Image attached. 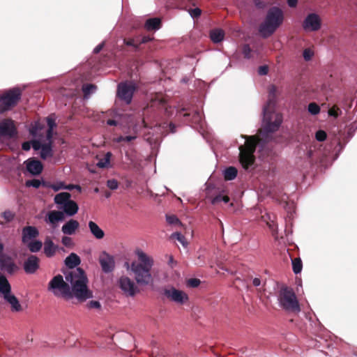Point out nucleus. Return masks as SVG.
I'll use <instances>...</instances> for the list:
<instances>
[{
  "label": "nucleus",
  "instance_id": "obj_1",
  "mask_svg": "<svg viewBox=\"0 0 357 357\" xmlns=\"http://www.w3.org/2000/svg\"><path fill=\"white\" fill-rule=\"evenodd\" d=\"M65 274L66 282L61 275H57L49 282L48 290L52 291L54 296H61L66 300L75 297L83 302L92 298V292L87 286L88 278L82 268H77Z\"/></svg>",
  "mask_w": 357,
  "mask_h": 357
},
{
  "label": "nucleus",
  "instance_id": "obj_2",
  "mask_svg": "<svg viewBox=\"0 0 357 357\" xmlns=\"http://www.w3.org/2000/svg\"><path fill=\"white\" fill-rule=\"evenodd\" d=\"M136 255L139 262L131 264V271L135 275V280L139 285L152 284L153 278L151 271L154 264L153 259L140 250H137Z\"/></svg>",
  "mask_w": 357,
  "mask_h": 357
},
{
  "label": "nucleus",
  "instance_id": "obj_3",
  "mask_svg": "<svg viewBox=\"0 0 357 357\" xmlns=\"http://www.w3.org/2000/svg\"><path fill=\"white\" fill-rule=\"evenodd\" d=\"M275 91L276 88L272 86L269 90L268 102L263 109L264 120L266 122L264 129L267 132H274L278 130L282 122V115L279 113L274 112L275 106Z\"/></svg>",
  "mask_w": 357,
  "mask_h": 357
},
{
  "label": "nucleus",
  "instance_id": "obj_4",
  "mask_svg": "<svg viewBox=\"0 0 357 357\" xmlns=\"http://www.w3.org/2000/svg\"><path fill=\"white\" fill-rule=\"evenodd\" d=\"M284 14L278 7L271 8L266 14V18L259 26V31L263 38L271 36L282 24Z\"/></svg>",
  "mask_w": 357,
  "mask_h": 357
},
{
  "label": "nucleus",
  "instance_id": "obj_5",
  "mask_svg": "<svg viewBox=\"0 0 357 357\" xmlns=\"http://www.w3.org/2000/svg\"><path fill=\"white\" fill-rule=\"evenodd\" d=\"M258 138L256 136L247 137L245 145L239 147V160L241 165L245 169L252 166L255 160L254 153L258 144Z\"/></svg>",
  "mask_w": 357,
  "mask_h": 357
},
{
  "label": "nucleus",
  "instance_id": "obj_6",
  "mask_svg": "<svg viewBox=\"0 0 357 357\" xmlns=\"http://www.w3.org/2000/svg\"><path fill=\"white\" fill-rule=\"evenodd\" d=\"M280 305L286 311L298 313L301 311L300 305L293 289L282 287L278 294Z\"/></svg>",
  "mask_w": 357,
  "mask_h": 357
},
{
  "label": "nucleus",
  "instance_id": "obj_7",
  "mask_svg": "<svg viewBox=\"0 0 357 357\" xmlns=\"http://www.w3.org/2000/svg\"><path fill=\"white\" fill-rule=\"evenodd\" d=\"M22 91L15 87L5 91L0 96V112L3 113L15 107L20 100Z\"/></svg>",
  "mask_w": 357,
  "mask_h": 357
},
{
  "label": "nucleus",
  "instance_id": "obj_8",
  "mask_svg": "<svg viewBox=\"0 0 357 357\" xmlns=\"http://www.w3.org/2000/svg\"><path fill=\"white\" fill-rule=\"evenodd\" d=\"M162 294L169 301L179 305H183L189 299L186 293L174 287L164 288L162 289Z\"/></svg>",
  "mask_w": 357,
  "mask_h": 357
},
{
  "label": "nucleus",
  "instance_id": "obj_9",
  "mask_svg": "<svg viewBox=\"0 0 357 357\" xmlns=\"http://www.w3.org/2000/svg\"><path fill=\"white\" fill-rule=\"evenodd\" d=\"M303 29L306 31H317L321 27V20L316 13L308 14L302 24Z\"/></svg>",
  "mask_w": 357,
  "mask_h": 357
},
{
  "label": "nucleus",
  "instance_id": "obj_10",
  "mask_svg": "<svg viewBox=\"0 0 357 357\" xmlns=\"http://www.w3.org/2000/svg\"><path fill=\"white\" fill-rule=\"evenodd\" d=\"M135 89V86L132 84L121 83L119 84L117 95L119 98L124 100L126 104H130L132 101Z\"/></svg>",
  "mask_w": 357,
  "mask_h": 357
},
{
  "label": "nucleus",
  "instance_id": "obj_11",
  "mask_svg": "<svg viewBox=\"0 0 357 357\" xmlns=\"http://www.w3.org/2000/svg\"><path fill=\"white\" fill-rule=\"evenodd\" d=\"M119 287L126 294L130 296H135L139 291L138 287L128 277L124 276L119 279Z\"/></svg>",
  "mask_w": 357,
  "mask_h": 357
},
{
  "label": "nucleus",
  "instance_id": "obj_12",
  "mask_svg": "<svg viewBox=\"0 0 357 357\" xmlns=\"http://www.w3.org/2000/svg\"><path fill=\"white\" fill-rule=\"evenodd\" d=\"M18 268V266L10 256L4 255L0 257V269L1 271L12 275L17 271Z\"/></svg>",
  "mask_w": 357,
  "mask_h": 357
},
{
  "label": "nucleus",
  "instance_id": "obj_13",
  "mask_svg": "<svg viewBox=\"0 0 357 357\" xmlns=\"http://www.w3.org/2000/svg\"><path fill=\"white\" fill-rule=\"evenodd\" d=\"M99 263L102 271L105 273H110L114 269L115 261L114 257L106 252H102L100 254Z\"/></svg>",
  "mask_w": 357,
  "mask_h": 357
},
{
  "label": "nucleus",
  "instance_id": "obj_14",
  "mask_svg": "<svg viewBox=\"0 0 357 357\" xmlns=\"http://www.w3.org/2000/svg\"><path fill=\"white\" fill-rule=\"evenodd\" d=\"M39 258L30 255L24 262V270L27 274H33L39 268Z\"/></svg>",
  "mask_w": 357,
  "mask_h": 357
},
{
  "label": "nucleus",
  "instance_id": "obj_15",
  "mask_svg": "<svg viewBox=\"0 0 357 357\" xmlns=\"http://www.w3.org/2000/svg\"><path fill=\"white\" fill-rule=\"evenodd\" d=\"M25 164L27 171L33 175H38L43 171V164L38 160L31 158L26 160Z\"/></svg>",
  "mask_w": 357,
  "mask_h": 357
},
{
  "label": "nucleus",
  "instance_id": "obj_16",
  "mask_svg": "<svg viewBox=\"0 0 357 357\" xmlns=\"http://www.w3.org/2000/svg\"><path fill=\"white\" fill-rule=\"evenodd\" d=\"M22 234L23 243H28L29 241L39 236V231L36 227L26 226L22 229Z\"/></svg>",
  "mask_w": 357,
  "mask_h": 357
},
{
  "label": "nucleus",
  "instance_id": "obj_17",
  "mask_svg": "<svg viewBox=\"0 0 357 357\" xmlns=\"http://www.w3.org/2000/svg\"><path fill=\"white\" fill-rule=\"evenodd\" d=\"M59 247L56 245L50 237H46L44 242V254L47 257H52L55 255Z\"/></svg>",
  "mask_w": 357,
  "mask_h": 357
},
{
  "label": "nucleus",
  "instance_id": "obj_18",
  "mask_svg": "<svg viewBox=\"0 0 357 357\" xmlns=\"http://www.w3.org/2000/svg\"><path fill=\"white\" fill-rule=\"evenodd\" d=\"M79 227L78 221L71 219L62 226L61 231L66 235H73Z\"/></svg>",
  "mask_w": 357,
  "mask_h": 357
},
{
  "label": "nucleus",
  "instance_id": "obj_19",
  "mask_svg": "<svg viewBox=\"0 0 357 357\" xmlns=\"http://www.w3.org/2000/svg\"><path fill=\"white\" fill-rule=\"evenodd\" d=\"M4 299L10 305L11 310L13 312H20L22 310V305L19 303L17 297L11 293H9L6 296H5Z\"/></svg>",
  "mask_w": 357,
  "mask_h": 357
},
{
  "label": "nucleus",
  "instance_id": "obj_20",
  "mask_svg": "<svg viewBox=\"0 0 357 357\" xmlns=\"http://www.w3.org/2000/svg\"><path fill=\"white\" fill-rule=\"evenodd\" d=\"M64 262L68 268L73 269L80 264L81 259L77 254L73 252L66 258Z\"/></svg>",
  "mask_w": 357,
  "mask_h": 357
},
{
  "label": "nucleus",
  "instance_id": "obj_21",
  "mask_svg": "<svg viewBox=\"0 0 357 357\" xmlns=\"http://www.w3.org/2000/svg\"><path fill=\"white\" fill-rule=\"evenodd\" d=\"M89 228L92 235L97 239H102L105 236L104 231L94 222H89Z\"/></svg>",
  "mask_w": 357,
  "mask_h": 357
},
{
  "label": "nucleus",
  "instance_id": "obj_22",
  "mask_svg": "<svg viewBox=\"0 0 357 357\" xmlns=\"http://www.w3.org/2000/svg\"><path fill=\"white\" fill-rule=\"evenodd\" d=\"M63 219L64 214L63 212L59 211H52L47 214V221L52 225H55Z\"/></svg>",
  "mask_w": 357,
  "mask_h": 357
},
{
  "label": "nucleus",
  "instance_id": "obj_23",
  "mask_svg": "<svg viewBox=\"0 0 357 357\" xmlns=\"http://www.w3.org/2000/svg\"><path fill=\"white\" fill-rule=\"evenodd\" d=\"M62 208L67 215L71 216L77 213L79 208L75 202L70 199L67 203H65Z\"/></svg>",
  "mask_w": 357,
  "mask_h": 357
},
{
  "label": "nucleus",
  "instance_id": "obj_24",
  "mask_svg": "<svg viewBox=\"0 0 357 357\" xmlns=\"http://www.w3.org/2000/svg\"><path fill=\"white\" fill-rule=\"evenodd\" d=\"M0 293L3 295V297L11 293V286L4 275H0Z\"/></svg>",
  "mask_w": 357,
  "mask_h": 357
},
{
  "label": "nucleus",
  "instance_id": "obj_25",
  "mask_svg": "<svg viewBox=\"0 0 357 357\" xmlns=\"http://www.w3.org/2000/svg\"><path fill=\"white\" fill-rule=\"evenodd\" d=\"M161 25V21L159 18H150L147 20L144 24V28L148 31L159 29Z\"/></svg>",
  "mask_w": 357,
  "mask_h": 357
},
{
  "label": "nucleus",
  "instance_id": "obj_26",
  "mask_svg": "<svg viewBox=\"0 0 357 357\" xmlns=\"http://www.w3.org/2000/svg\"><path fill=\"white\" fill-rule=\"evenodd\" d=\"M224 36L225 33L221 29H215L210 31V38L215 43L221 42L223 40Z\"/></svg>",
  "mask_w": 357,
  "mask_h": 357
},
{
  "label": "nucleus",
  "instance_id": "obj_27",
  "mask_svg": "<svg viewBox=\"0 0 357 357\" xmlns=\"http://www.w3.org/2000/svg\"><path fill=\"white\" fill-rule=\"evenodd\" d=\"M70 197L71 195L69 192H60L54 197V202L63 206L65 203H67L70 200Z\"/></svg>",
  "mask_w": 357,
  "mask_h": 357
},
{
  "label": "nucleus",
  "instance_id": "obj_28",
  "mask_svg": "<svg viewBox=\"0 0 357 357\" xmlns=\"http://www.w3.org/2000/svg\"><path fill=\"white\" fill-rule=\"evenodd\" d=\"M52 142L43 144V147L40 151V157L43 159L45 160L49 157L52 156Z\"/></svg>",
  "mask_w": 357,
  "mask_h": 357
},
{
  "label": "nucleus",
  "instance_id": "obj_29",
  "mask_svg": "<svg viewBox=\"0 0 357 357\" xmlns=\"http://www.w3.org/2000/svg\"><path fill=\"white\" fill-rule=\"evenodd\" d=\"M112 156L111 152H107L102 158L99 159L97 167L100 168H108L110 167V160Z\"/></svg>",
  "mask_w": 357,
  "mask_h": 357
},
{
  "label": "nucleus",
  "instance_id": "obj_30",
  "mask_svg": "<svg viewBox=\"0 0 357 357\" xmlns=\"http://www.w3.org/2000/svg\"><path fill=\"white\" fill-rule=\"evenodd\" d=\"M238 171L234 167H227L224 172V177L226 181H231L237 176Z\"/></svg>",
  "mask_w": 357,
  "mask_h": 357
},
{
  "label": "nucleus",
  "instance_id": "obj_31",
  "mask_svg": "<svg viewBox=\"0 0 357 357\" xmlns=\"http://www.w3.org/2000/svg\"><path fill=\"white\" fill-rule=\"evenodd\" d=\"M29 250L31 252H39L42 247H43V243L40 241L35 240L33 241H29L28 243H26Z\"/></svg>",
  "mask_w": 357,
  "mask_h": 357
},
{
  "label": "nucleus",
  "instance_id": "obj_32",
  "mask_svg": "<svg viewBox=\"0 0 357 357\" xmlns=\"http://www.w3.org/2000/svg\"><path fill=\"white\" fill-rule=\"evenodd\" d=\"M303 268L302 261L300 258L292 259V269L294 273L298 274L301 272Z\"/></svg>",
  "mask_w": 357,
  "mask_h": 357
},
{
  "label": "nucleus",
  "instance_id": "obj_33",
  "mask_svg": "<svg viewBox=\"0 0 357 357\" xmlns=\"http://www.w3.org/2000/svg\"><path fill=\"white\" fill-rule=\"evenodd\" d=\"M41 185L45 186V182H42L39 179L33 178L26 181V186L27 187H33L35 188H38Z\"/></svg>",
  "mask_w": 357,
  "mask_h": 357
},
{
  "label": "nucleus",
  "instance_id": "obj_34",
  "mask_svg": "<svg viewBox=\"0 0 357 357\" xmlns=\"http://www.w3.org/2000/svg\"><path fill=\"white\" fill-rule=\"evenodd\" d=\"M96 89V86L93 84H89L83 86L82 91L85 98L88 97L91 93H93Z\"/></svg>",
  "mask_w": 357,
  "mask_h": 357
},
{
  "label": "nucleus",
  "instance_id": "obj_35",
  "mask_svg": "<svg viewBox=\"0 0 357 357\" xmlns=\"http://www.w3.org/2000/svg\"><path fill=\"white\" fill-rule=\"evenodd\" d=\"M166 220L171 225H181V221L175 215H166Z\"/></svg>",
  "mask_w": 357,
  "mask_h": 357
},
{
  "label": "nucleus",
  "instance_id": "obj_36",
  "mask_svg": "<svg viewBox=\"0 0 357 357\" xmlns=\"http://www.w3.org/2000/svg\"><path fill=\"white\" fill-rule=\"evenodd\" d=\"M308 112L312 115H317L320 112V107L315 102H310L307 107Z\"/></svg>",
  "mask_w": 357,
  "mask_h": 357
},
{
  "label": "nucleus",
  "instance_id": "obj_37",
  "mask_svg": "<svg viewBox=\"0 0 357 357\" xmlns=\"http://www.w3.org/2000/svg\"><path fill=\"white\" fill-rule=\"evenodd\" d=\"M1 216L5 219L6 222H9L14 219L15 213L8 210L2 213Z\"/></svg>",
  "mask_w": 357,
  "mask_h": 357
},
{
  "label": "nucleus",
  "instance_id": "obj_38",
  "mask_svg": "<svg viewBox=\"0 0 357 357\" xmlns=\"http://www.w3.org/2000/svg\"><path fill=\"white\" fill-rule=\"evenodd\" d=\"M252 50L248 44H245L242 47V53L245 59L251 57Z\"/></svg>",
  "mask_w": 357,
  "mask_h": 357
},
{
  "label": "nucleus",
  "instance_id": "obj_39",
  "mask_svg": "<svg viewBox=\"0 0 357 357\" xmlns=\"http://www.w3.org/2000/svg\"><path fill=\"white\" fill-rule=\"evenodd\" d=\"M303 56L306 61H310L314 56V52L310 48H306L303 50Z\"/></svg>",
  "mask_w": 357,
  "mask_h": 357
},
{
  "label": "nucleus",
  "instance_id": "obj_40",
  "mask_svg": "<svg viewBox=\"0 0 357 357\" xmlns=\"http://www.w3.org/2000/svg\"><path fill=\"white\" fill-rule=\"evenodd\" d=\"M61 242L67 248H72L74 245L73 239L67 236L62 237Z\"/></svg>",
  "mask_w": 357,
  "mask_h": 357
},
{
  "label": "nucleus",
  "instance_id": "obj_41",
  "mask_svg": "<svg viewBox=\"0 0 357 357\" xmlns=\"http://www.w3.org/2000/svg\"><path fill=\"white\" fill-rule=\"evenodd\" d=\"M327 135L324 130H318L315 134L316 139L319 142H324L326 140Z\"/></svg>",
  "mask_w": 357,
  "mask_h": 357
},
{
  "label": "nucleus",
  "instance_id": "obj_42",
  "mask_svg": "<svg viewBox=\"0 0 357 357\" xmlns=\"http://www.w3.org/2000/svg\"><path fill=\"white\" fill-rule=\"evenodd\" d=\"M137 138L135 135L134 136H120L116 139V142L118 143L122 142H129L132 140H134Z\"/></svg>",
  "mask_w": 357,
  "mask_h": 357
},
{
  "label": "nucleus",
  "instance_id": "obj_43",
  "mask_svg": "<svg viewBox=\"0 0 357 357\" xmlns=\"http://www.w3.org/2000/svg\"><path fill=\"white\" fill-rule=\"evenodd\" d=\"M107 186L111 190H116L119 187V182L116 179H109L107 182Z\"/></svg>",
  "mask_w": 357,
  "mask_h": 357
},
{
  "label": "nucleus",
  "instance_id": "obj_44",
  "mask_svg": "<svg viewBox=\"0 0 357 357\" xmlns=\"http://www.w3.org/2000/svg\"><path fill=\"white\" fill-rule=\"evenodd\" d=\"M172 237L174 238H176L179 242H181L183 245H185V237L181 233L175 232L172 234Z\"/></svg>",
  "mask_w": 357,
  "mask_h": 357
},
{
  "label": "nucleus",
  "instance_id": "obj_45",
  "mask_svg": "<svg viewBox=\"0 0 357 357\" xmlns=\"http://www.w3.org/2000/svg\"><path fill=\"white\" fill-rule=\"evenodd\" d=\"M87 307L90 309H92V308L100 309L101 307V305L99 301H91L87 303Z\"/></svg>",
  "mask_w": 357,
  "mask_h": 357
},
{
  "label": "nucleus",
  "instance_id": "obj_46",
  "mask_svg": "<svg viewBox=\"0 0 357 357\" xmlns=\"http://www.w3.org/2000/svg\"><path fill=\"white\" fill-rule=\"evenodd\" d=\"M200 280L197 278H191L188 281V285L190 287H197L199 285Z\"/></svg>",
  "mask_w": 357,
  "mask_h": 357
},
{
  "label": "nucleus",
  "instance_id": "obj_47",
  "mask_svg": "<svg viewBox=\"0 0 357 357\" xmlns=\"http://www.w3.org/2000/svg\"><path fill=\"white\" fill-rule=\"evenodd\" d=\"M190 15L193 18H195V17H199L201 15L202 10L199 8H194V9H191L190 10Z\"/></svg>",
  "mask_w": 357,
  "mask_h": 357
},
{
  "label": "nucleus",
  "instance_id": "obj_48",
  "mask_svg": "<svg viewBox=\"0 0 357 357\" xmlns=\"http://www.w3.org/2000/svg\"><path fill=\"white\" fill-rule=\"evenodd\" d=\"M124 43L128 46H132L135 48L137 45L136 40L134 38L124 39Z\"/></svg>",
  "mask_w": 357,
  "mask_h": 357
},
{
  "label": "nucleus",
  "instance_id": "obj_49",
  "mask_svg": "<svg viewBox=\"0 0 357 357\" xmlns=\"http://www.w3.org/2000/svg\"><path fill=\"white\" fill-rule=\"evenodd\" d=\"M268 72V68L266 66H261L258 69V73L261 75H265Z\"/></svg>",
  "mask_w": 357,
  "mask_h": 357
},
{
  "label": "nucleus",
  "instance_id": "obj_50",
  "mask_svg": "<svg viewBox=\"0 0 357 357\" xmlns=\"http://www.w3.org/2000/svg\"><path fill=\"white\" fill-rule=\"evenodd\" d=\"M47 123L48 128L54 129V128L56 126L55 120L51 117L47 118Z\"/></svg>",
  "mask_w": 357,
  "mask_h": 357
},
{
  "label": "nucleus",
  "instance_id": "obj_51",
  "mask_svg": "<svg viewBox=\"0 0 357 357\" xmlns=\"http://www.w3.org/2000/svg\"><path fill=\"white\" fill-rule=\"evenodd\" d=\"M224 195H221V194H219V195H217L216 196H215L212 200H211V203L212 204H217L218 203H220V202L222 201V197H223Z\"/></svg>",
  "mask_w": 357,
  "mask_h": 357
},
{
  "label": "nucleus",
  "instance_id": "obj_52",
  "mask_svg": "<svg viewBox=\"0 0 357 357\" xmlns=\"http://www.w3.org/2000/svg\"><path fill=\"white\" fill-rule=\"evenodd\" d=\"M64 189H67V190H72L73 189H77L79 192H81V187L78 185H73V184H70L68 185H64Z\"/></svg>",
  "mask_w": 357,
  "mask_h": 357
},
{
  "label": "nucleus",
  "instance_id": "obj_53",
  "mask_svg": "<svg viewBox=\"0 0 357 357\" xmlns=\"http://www.w3.org/2000/svg\"><path fill=\"white\" fill-rule=\"evenodd\" d=\"M314 153L315 152L312 150H309L307 153V156L310 159V162L311 164H314V162H316V161H314L313 159Z\"/></svg>",
  "mask_w": 357,
  "mask_h": 357
},
{
  "label": "nucleus",
  "instance_id": "obj_54",
  "mask_svg": "<svg viewBox=\"0 0 357 357\" xmlns=\"http://www.w3.org/2000/svg\"><path fill=\"white\" fill-rule=\"evenodd\" d=\"M328 114H329V116H331L337 117L338 116L337 109H335V107H332V108L329 109Z\"/></svg>",
  "mask_w": 357,
  "mask_h": 357
},
{
  "label": "nucleus",
  "instance_id": "obj_55",
  "mask_svg": "<svg viewBox=\"0 0 357 357\" xmlns=\"http://www.w3.org/2000/svg\"><path fill=\"white\" fill-rule=\"evenodd\" d=\"M43 144H41L40 142H38V141H33V148L35 149V150H39L42 149L43 147Z\"/></svg>",
  "mask_w": 357,
  "mask_h": 357
},
{
  "label": "nucleus",
  "instance_id": "obj_56",
  "mask_svg": "<svg viewBox=\"0 0 357 357\" xmlns=\"http://www.w3.org/2000/svg\"><path fill=\"white\" fill-rule=\"evenodd\" d=\"M53 135V129L48 128L47 130V139L48 140V142H52V138Z\"/></svg>",
  "mask_w": 357,
  "mask_h": 357
},
{
  "label": "nucleus",
  "instance_id": "obj_57",
  "mask_svg": "<svg viewBox=\"0 0 357 357\" xmlns=\"http://www.w3.org/2000/svg\"><path fill=\"white\" fill-rule=\"evenodd\" d=\"M255 5L259 8H262L265 6V3L261 0H253Z\"/></svg>",
  "mask_w": 357,
  "mask_h": 357
},
{
  "label": "nucleus",
  "instance_id": "obj_58",
  "mask_svg": "<svg viewBox=\"0 0 357 357\" xmlns=\"http://www.w3.org/2000/svg\"><path fill=\"white\" fill-rule=\"evenodd\" d=\"M22 149L24 151H29L31 149V144L29 142H25L22 145Z\"/></svg>",
  "mask_w": 357,
  "mask_h": 357
},
{
  "label": "nucleus",
  "instance_id": "obj_59",
  "mask_svg": "<svg viewBox=\"0 0 357 357\" xmlns=\"http://www.w3.org/2000/svg\"><path fill=\"white\" fill-rule=\"evenodd\" d=\"M298 3L297 0H287L288 6L291 8H294L296 6Z\"/></svg>",
  "mask_w": 357,
  "mask_h": 357
},
{
  "label": "nucleus",
  "instance_id": "obj_60",
  "mask_svg": "<svg viewBox=\"0 0 357 357\" xmlns=\"http://www.w3.org/2000/svg\"><path fill=\"white\" fill-rule=\"evenodd\" d=\"M152 40V38H151L150 36H142V39L140 40V43L144 44V43H146L149 41H151Z\"/></svg>",
  "mask_w": 357,
  "mask_h": 357
},
{
  "label": "nucleus",
  "instance_id": "obj_61",
  "mask_svg": "<svg viewBox=\"0 0 357 357\" xmlns=\"http://www.w3.org/2000/svg\"><path fill=\"white\" fill-rule=\"evenodd\" d=\"M103 46H104V43L99 44L98 45H97V46L94 48V50H93V52H94L95 54H98V52H100V50L102 49Z\"/></svg>",
  "mask_w": 357,
  "mask_h": 357
},
{
  "label": "nucleus",
  "instance_id": "obj_62",
  "mask_svg": "<svg viewBox=\"0 0 357 357\" xmlns=\"http://www.w3.org/2000/svg\"><path fill=\"white\" fill-rule=\"evenodd\" d=\"M252 284H253V285H254L255 287H258V286H259V285H260V284H261V280H260V279H259V278H254V279H253V280H252Z\"/></svg>",
  "mask_w": 357,
  "mask_h": 357
},
{
  "label": "nucleus",
  "instance_id": "obj_63",
  "mask_svg": "<svg viewBox=\"0 0 357 357\" xmlns=\"http://www.w3.org/2000/svg\"><path fill=\"white\" fill-rule=\"evenodd\" d=\"M176 264L175 261L174 260V257L173 256L170 255L169 256V261H168V264L171 266V267H173L174 266V264Z\"/></svg>",
  "mask_w": 357,
  "mask_h": 357
},
{
  "label": "nucleus",
  "instance_id": "obj_64",
  "mask_svg": "<svg viewBox=\"0 0 357 357\" xmlns=\"http://www.w3.org/2000/svg\"><path fill=\"white\" fill-rule=\"evenodd\" d=\"M169 131L172 133H174L176 132V126L174 123H170L169 124Z\"/></svg>",
  "mask_w": 357,
  "mask_h": 357
}]
</instances>
